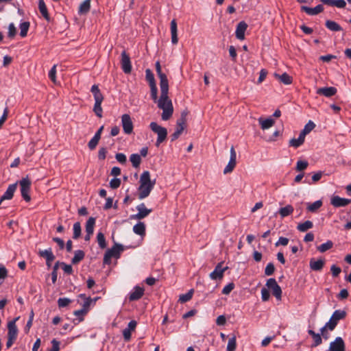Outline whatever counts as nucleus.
<instances>
[{
  "instance_id": "obj_10",
  "label": "nucleus",
  "mask_w": 351,
  "mask_h": 351,
  "mask_svg": "<svg viewBox=\"0 0 351 351\" xmlns=\"http://www.w3.org/2000/svg\"><path fill=\"white\" fill-rule=\"evenodd\" d=\"M121 125L125 134H131L133 132V122L129 114H124L121 116Z\"/></svg>"
},
{
  "instance_id": "obj_50",
  "label": "nucleus",
  "mask_w": 351,
  "mask_h": 351,
  "mask_svg": "<svg viewBox=\"0 0 351 351\" xmlns=\"http://www.w3.org/2000/svg\"><path fill=\"white\" fill-rule=\"evenodd\" d=\"M308 163L306 160H298L296 164V170L298 171H301L306 169Z\"/></svg>"
},
{
  "instance_id": "obj_61",
  "label": "nucleus",
  "mask_w": 351,
  "mask_h": 351,
  "mask_svg": "<svg viewBox=\"0 0 351 351\" xmlns=\"http://www.w3.org/2000/svg\"><path fill=\"white\" fill-rule=\"evenodd\" d=\"M313 339L314 340V343L312 345L313 347H316L320 345L322 342L321 335L319 333H316L314 336H313Z\"/></svg>"
},
{
  "instance_id": "obj_9",
  "label": "nucleus",
  "mask_w": 351,
  "mask_h": 351,
  "mask_svg": "<svg viewBox=\"0 0 351 351\" xmlns=\"http://www.w3.org/2000/svg\"><path fill=\"white\" fill-rule=\"evenodd\" d=\"M266 286L272 291V294L277 300H281L282 289L278 285L275 278H269L267 280Z\"/></svg>"
},
{
  "instance_id": "obj_11",
  "label": "nucleus",
  "mask_w": 351,
  "mask_h": 351,
  "mask_svg": "<svg viewBox=\"0 0 351 351\" xmlns=\"http://www.w3.org/2000/svg\"><path fill=\"white\" fill-rule=\"evenodd\" d=\"M230 152V160H229L228 165H226V167L223 169L224 174L231 173L234 170V169L235 168L236 165H237V160H236L237 153H236L233 146L231 147Z\"/></svg>"
},
{
  "instance_id": "obj_44",
  "label": "nucleus",
  "mask_w": 351,
  "mask_h": 351,
  "mask_svg": "<svg viewBox=\"0 0 351 351\" xmlns=\"http://www.w3.org/2000/svg\"><path fill=\"white\" fill-rule=\"evenodd\" d=\"M97 241L99 246L101 249H104L106 247L107 244L106 242V239H105L104 234L102 232H99L97 233Z\"/></svg>"
},
{
  "instance_id": "obj_19",
  "label": "nucleus",
  "mask_w": 351,
  "mask_h": 351,
  "mask_svg": "<svg viewBox=\"0 0 351 351\" xmlns=\"http://www.w3.org/2000/svg\"><path fill=\"white\" fill-rule=\"evenodd\" d=\"M324 264L325 261L323 259L315 260L314 258H311L309 262L311 269L316 271H321L323 269Z\"/></svg>"
},
{
  "instance_id": "obj_3",
  "label": "nucleus",
  "mask_w": 351,
  "mask_h": 351,
  "mask_svg": "<svg viewBox=\"0 0 351 351\" xmlns=\"http://www.w3.org/2000/svg\"><path fill=\"white\" fill-rule=\"evenodd\" d=\"M90 91L93 93L95 99L93 112L98 117L101 118L103 112L101 103L104 100V97L99 88V86L96 84L92 86Z\"/></svg>"
},
{
  "instance_id": "obj_17",
  "label": "nucleus",
  "mask_w": 351,
  "mask_h": 351,
  "mask_svg": "<svg viewBox=\"0 0 351 351\" xmlns=\"http://www.w3.org/2000/svg\"><path fill=\"white\" fill-rule=\"evenodd\" d=\"M247 28V24L245 21L239 22L236 28L235 35L237 39L243 40L245 38V32Z\"/></svg>"
},
{
  "instance_id": "obj_55",
  "label": "nucleus",
  "mask_w": 351,
  "mask_h": 351,
  "mask_svg": "<svg viewBox=\"0 0 351 351\" xmlns=\"http://www.w3.org/2000/svg\"><path fill=\"white\" fill-rule=\"evenodd\" d=\"M116 160L121 164H125L127 161L126 156L123 153H117L115 155Z\"/></svg>"
},
{
  "instance_id": "obj_15",
  "label": "nucleus",
  "mask_w": 351,
  "mask_h": 351,
  "mask_svg": "<svg viewBox=\"0 0 351 351\" xmlns=\"http://www.w3.org/2000/svg\"><path fill=\"white\" fill-rule=\"evenodd\" d=\"M329 351H346L345 343L343 339L338 337L330 343Z\"/></svg>"
},
{
  "instance_id": "obj_40",
  "label": "nucleus",
  "mask_w": 351,
  "mask_h": 351,
  "mask_svg": "<svg viewBox=\"0 0 351 351\" xmlns=\"http://www.w3.org/2000/svg\"><path fill=\"white\" fill-rule=\"evenodd\" d=\"M130 160L134 168H138L141 165V158L138 154H132L130 157Z\"/></svg>"
},
{
  "instance_id": "obj_28",
  "label": "nucleus",
  "mask_w": 351,
  "mask_h": 351,
  "mask_svg": "<svg viewBox=\"0 0 351 351\" xmlns=\"http://www.w3.org/2000/svg\"><path fill=\"white\" fill-rule=\"evenodd\" d=\"M346 316V312L342 310H336L330 317V319L335 322L337 324L338 322L341 319H343Z\"/></svg>"
},
{
  "instance_id": "obj_46",
  "label": "nucleus",
  "mask_w": 351,
  "mask_h": 351,
  "mask_svg": "<svg viewBox=\"0 0 351 351\" xmlns=\"http://www.w3.org/2000/svg\"><path fill=\"white\" fill-rule=\"evenodd\" d=\"M145 78L146 80L148 82L149 85L156 84L154 75L149 69H147L145 71Z\"/></svg>"
},
{
  "instance_id": "obj_48",
  "label": "nucleus",
  "mask_w": 351,
  "mask_h": 351,
  "mask_svg": "<svg viewBox=\"0 0 351 351\" xmlns=\"http://www.w3.org/2000/svg\"><path fill=\"white\" fill-rule=\"evenodd\" d=\"M315 127V124L311 121H309L304 126V129L301 131V133H302L304 136H306L307 134H308L311 130L314 129Z\"/></svg>"
},
{
  "instance_id": "obj_43",
  "label": "nucleus",
  "mask_w": 351,
  "mask_h": 351,
  "mask_svg": "<svg viewBox=\"0 0 351 351\" xmlns=\"http://www.w3.org/2000/svg\"><path fill=\"white\" fill-rule=\"evenodd\" d=\"M237 348V339L236 336L232 335V336L229 339L228 346H227V351H234Z\"/></svg>"
},
{
  "instance_id": "obj_13",
  "label": "nucleus",
  "mask_w": 351,
  "mask_h": 351,
  "mask_svg": "<svg viewBox=\"0 0 351 351\" xmlns=\"http://www.w3.org/2000/svg\"><path fill=\"white\" fill-rule=\"evenodd\" d=\"M351 203V199L341 197L335 195L330 199V204L335 208L344 207Z\"/></svg>"
},
{
  "instance_id": "obj_5",
  "label": "nucleus",
  "mask_w": 351,
  "mask_h": 351,
  "mask_svg": "<svg viewBox=\"0 0 351 351\" xmlns=\"http://www.w3.org/2000/svg\"><path fill=\"white\" fill-rule=\"evenodd\" d=\"M149 127L151 130L158 135L156 145L158 147L160 144L166 139L167 130L165 128L158 125L156 122H152L149 125Z\"/></svg>"
},
{
  "instance_id": "obj_25",
  "label": "nucleus",
  "mask_w": 351,
  "mask_h": 351,
  "mask_svg": "<svg viewBox=\"0 0 351 351\" xmlns=\"http://www.w3.org/2000/svg\"><path fill=\"white\" fill-rule=\"evenodd\" d=\"M320 1L324 4L336 6L339 8H343L346 5L344 0H320Z\"/></svg>"
},
{
  "instance_id": "obj_31",
  "label": "nucleus",
  "mask_w": 351,
  "mask_h": 351,
  "mask_svg": "<svg viewBox=\"0 0 351 351\" xmlns=\"http://www.w3.org/2000/svg\"><path fill=\"white\" fill-rule=\"evenodd\" d=\"M274 76L276 78L278 79L282 83L287 85L291 84L293 81L292 77L287 73H284L282 75L275 73Z\"/></svg>"
},
{
  "instance_id": "obj_27",
  "label": "nucleus",
  "mask_w": 351,
  "mask_h": 351,
  "mask_svg": "<svg viewBox=\"0 0 351 351\" xmlns=\"http://www.w3.org/2000/svg\"><path fill=\"white\" fill-rule=\"evenodd\" d=\"M133 231L135 234L144 237L145 235V225L143 222L139 221L133 226Z\"/></svg>"
},
{
  "instance_id": "obj_41",
  "label": "nucleus",
  "mask_w": 351,
  "mask_h": 351,
  "mask_svg": "<svg viewBox=\"0 0 351 351\" xmlns=\"http://www.w3.org/2000/svg\"><path fill=\"white\" fill-rule=\"evenodd\" d=\"M29 22L25 21L20 24V36L23 38L25 37L29 28Z\"/></svg>"
},
{
  "instance_id": "obj_57",
  "label": "nucleus",
  "mask_w": 351,
  "mask_h": 351,
  "mask_svg": "<svg viewBox=\"0 0 351 351\" xmlns=\"http://www.w3.org/2000/svg\"><path fill=\"white\" fill-rule=\"evenodd\" d=\"M234 288V285L233 282L229 283L226 286H225L222 289V293L224 295H228L232 289Z\"/></svg>"
},
{
  "instance_id": "obj_63",
  "label": "nucleus",
  "mask_w": 351,
  "mask_h": 351,
  "mask_svg": "<svg viewBox=\"0 0 351 351\" xmlns=\"http://www.w3.org/2000/svg\"><path fill=\"white\" fill-rule=\"evenodd\" d=\"M270 294L269 291L266 288H263L261 289V298L263 301L265 302L269 299Z\"/></svg>"
},
{
  "instance_id": "obj_30",
  "label": "nucleus",
  "mask_w": 351,
  "mask_h": 351,
  "mask_svg": "<svg viewBox=\"0 0 351 351\" xmlns=\"http://www.w3.org/2000/svg\"><path fill=\"white\" fill-rule=\"evenodd\" d=\"M305 136L302 133H300L299 137L298 138H292L289 141V145L291 147H293L295 148H297L302 145L305 139Z\"/></svg>"
},
{
  "instance_id": "obj_22",
  "label": "nucleus",
  "mask_w": 351,
  "mask_h": 351,
  "mask_svg": "<svg viewBox=\"0 0 351 351\" xmlns=\"http://www.w3.org/2000/svg\"><path fill=\"white\" fill-rule=\"evenodd\" d=\"M144 294V289L140 287H135L134 290L130 293L129 295V300L130 301H135L138 300Z\"/></svg>"
},
{
  "instance_id": "obj_51",
  "label": "nucleus",
  "mask_w": 351,
  "mask_h": 351,
  "mask_svg": "<svg viewBox=\"0 0 351 351\" xmlns=\"http://www.w3.org/2000/svg\"><path fill=\"white\" fill-rule=\"evenodd\" d=\"M71 302V300L66 298H60L58 300V304L60 308H63L68 306Z\"/></svg>"
},
{
  "instance_id": "obj_1",
  "label": "nucleus",
  "mask_w": 351,
  "mask_h": 351,
  "mask_svg": "<svg viewBox=\"0 0 351 351\" xmlns=\"http://www.w3.org/2000/svg\"><path fill=\"white\" fill-rule=\"evenodd\" d=\"M151 98L154 103L157 104L158 108L162 110V119L164 121L169 120L173 112V107L171 99L168 96L169 93V83H167V89L166 94L162 95V90L160 89V96L158 98V88L156 84L149 85Z\"/></svg>"
},
{
  "instance_id": "obj_32",
  "label": "nucleus",
  "mask_w": 351,
  "mask_h": 351,
  "mask_svg": "<svg viewBox=\"0 0 351 351\" xmlns=\"http://www.w3.org/2000/svg\"><path fill=\"white\" fill-rule=\"evenodd\" d=\"M38 9L43 16L49 21V15L44 0H38Z\"/></svg>"
},
{
  "instance_id": "obj_42",
  "label": "nucleus",
  "mask_w": 351,
  "mask_h": 351,
  "mask_svg": "<svg viewBox=\"0 0 351 351\" xmlns=\"http://www.w3.org/2000/svg\"><path fill=\"white\" fill-rule=\"evenodd\" d=\"M322 206V202L321 200L315 201L313 203L309 204L307 206V210L311 213H315Z\"/></svg>"
},
{
  "instance_id": "obj_56",
  "label": "nucleus",
  "mask_w": 351,
  "mask_h": 351,
  "mask_svg": "<svg viewBox=\"0 0 351 351\" xmlns=\"http://www.w3.org/2000/svg\"><path fill=\"white\" fill-rule=\"evenodd\" d=\"M330 271L333 277H337L340 274L341 269L336 265H332Z\"/></svg>"
},
{
  "instance_id": "obj_18",
  "label": "nucleus",
  "mask_w": 351,
  "mask_h": 351,
  "mask_svg": "<svg viewBox=\"0 0 351 351\" xmlns=\"http://www.w3.org/2000/svg\"><path fill=\"white\" fill-rule=\"evenodd\" d=\"M337 88L332 86L319 88L316 91L317 95H324L326 97H330L335 95L337 93Z\"/></svg>"
},
{
  "instance_id": "obj_33",
  "label": "nucleus",
  "mask_w": 351,
  "mask_h": 351,
  "mask_svg": "<svg viewBox=\"0 0 351 351\" xmlns=\"http://www.w3.org/2000/svg\"><path fill=\"white\" fill-rule=\"evenodd\" d=\"M294 209L293 207L289 204L287 205L285 207L280 208L278 210V213L282 218H284L285 217H287L290 215H291L293 212Z\"/></svg>"
},
{
  "instance_id": "obj_14",
  "label": "nucleus",
  "mask_w": 351,
  "mask_h": 351,
  "mask_svg": "<svg viewBox=\"0 0 351 351\" xmlns=\"http://www.w3.org/2000/svg\"><path fill=\"white\" fill-rule=\"evenodd\" d=\"M222 262L218 263L214 271L210 274V278L212 280L221 279L223 278V273L228 269V267H222Z\"/></svg>"
},
{
  "instance_id": "obj_45",
  "label": "nucleus",
  "mask_w": 351,
  "mask_h": 351,
  "mask_svg": "<svg viewBox=\"0 0 351 351\" xmlns=\"http://www.w3.org/2000/svg\"><path fill=\"white\" fill-rule=\"evenodd\" d=\"M81 225L80 222H75L73 224V238L74 239H78L81 235Z\"/></svg>"
},
{
  "instance_id": "obj_53",
  "label": "nucleus",
  "mask_w": 351,
  "mask_h": 351,
  "mask_svg": "<svg viewBox=\"0 0 351 351\" xmlns=\"http://www.w3.org/2000/svg\"><path fill=\"white\" fill-rule=\"evenodd\" d=\"M99 138H97V137H95L93 136L90 141L88 142V148L90 149V150H93L95 149V147H97L99 141Z\"/></svg>"
},
{
  "instance_id": "obj_8",
  "label": "nucleus",
  "mask_w": 351,
  "mask_h": 351,
  "mask_svg": "<svg viewBox=\"0 0 351 351\" xmlns=\"http://www.w3.org/2000/svg\"><path fill=\"white\" fill-rule=\"evenodd\" d=\"M20 186H21V193L23 198L26 202H29L31 200V197L29 195V191H30V186H31V182L30 180L26 178H23L20 181Z\"/></svg>"
},
{
  "instance_id": "obj_60",
  "label": "nucleus",
  "mask_w": 351,
  "mask_h": 351,
  "mask_svg": "<svg viewBox=\"0 0 351 351\" xmlns=\"http://www.w3.org/2000/svg\"><path fill=\"white\" fill-rule=\"evenodd\" d=\"M56 65H53L49 72V77L53 82L56 83Z\"/></svg>"
},
{
  "instance_id": "obj_4",
  "label": "nucleus",
  "mask_w": 351,
  "mask_h": 351,
  "mask_svg": "<svg viewBox=\"0 0 351 351\" xmlns=\"http://www.w3.org/2000/svg\"><path fill=\"white\" fill-rule=\"evenodd\" d=\"M124 247L121 244L115 243L111 248L108 249L104 256V263L109 265L111 263L112 258H119Z\"/></svg>"
},
{
  "instance_id": "obj_49",
  "label": "nucleus",
  "mask_w": 351,
  "mask_h": 351,
  "mask_svg": "<svg viewBox=\"0 0 351 351\" xmlns=\"http://www.w3.org/2000/svg\"><path fill=\"white\" fill-rule=\"evenodd\" d=\"M59 265H60V262L57 261L53 267V271L51 272V280L53 284H55L57 280V277H58L57 271H58Z\"/></svg>"
},
{
  "instance_id": "obj_36",
  "label": "nucleus",
  "mask_w": 351,
  "mask_h": 351,
  "mask_svg": "<svg viewBox=\"0 0 351 351\" xmlns=\"http://www.w3.org/2000/svg\"><path fill=\"white\" fill-rule=\"evenodd\" d=\"M95 225V218L90 217L86 223V232L88 234H93L94 231V227Z\"/></svg>"
},
{
  "instance_id": "obj_58",
  "label": "nucleus",
  "mask_w": 351,
  "mask_h": 351,
  "mask_svg": "<svg viewBox=\"0 0 351 351\" xmlns=\"http://www.w3.org/2000/svg\"><path fill=\"white\" fill-rule=\"evenodd\" d=\"M60 265L62 266V269L64 270V273H66V274H72L73 273V268L71 267V265H66V263H60Z\"/></svg>"
},
{
  "instance_id": "obj_47",
  "label": "nucleus",
  "mask_w": 351,
  "mask_h": 351,
  "mask_svg": "<svg viewBox=\"0 0 351 351\" xmlns=\"http://www.w3.org/2000/svg\"><path fill=\"white\" fill-rule=\"evenodd\" d=\"M193 294V290L191 289L186 293L180 295L179 301L182 303L186 302L192 298Z\"/></svg>"
},
{
  "instance_id": "obj_38",
  "label": "nucleus",
  "mask_w": 351,
  "mask_h": 351,
  "mask_svg": "<svg viewBox=\"0 0 351 351\" xmlns=\"http://www.w3.org/2000/svg\"><path fill=\"white\" fill-rule=\"evenodd\" d=\"M333 247V242L330 240L327 241L326 243L319 245L317 247V250L321 252L324 253L327 250H330Z\"/></svg>"
},
{
  "instance_id": "obj_12",
  "label": "nucleus",
  "mask_w": 351,
  "mask_h": 351,
  "mask_svg": "<svg viewBox=\"0 0 351 351\" xmlns=\"http://www.w3.org/2000/svg\"><path fill=\"white\" fill-rule=\"evenodd\" d=\"M121 68L125 73L128 74L131 73L132 64L130 58L129 57L125 51H123L121 53Z\"/></svg>"
},
{
  "instance_id": "obj_29",
  "label": "nucleus",
  "mask_w": 351,
  "mask_h": 351,
  "mask_svg": "<svg viewBox=\"0 0 351 351\" xmlns=\"http://www.w3.org/2000/svg\"><path fill=\"white\" fill-rule=\"evenodd\" d=\"M258 122L261 125V128L262 130H267L272 127L275 123L274 119L271 118H267L266 119H263V118L258 119Z\"/></svg>"
},
{
  "instance_id": "obj_52",
  "label": "nucleus",
  "mask_w": 351,
  "mask_h": 351,
  "mask_svg": "<svg viewBox=\"0 0 351 351\" xmlns=\"http://www.w3.org/2000/svg\"><path fill=\"white\" fill-rule=\"evenodd\" d=\"M16 34V29L14 23H10L8 26V36L10 38H13Z\"/></svg>"
},
{
  "instance_id": "obj_62",
  "label": "nucleus",
  "mask_w": 351,
  "mask_h": 351,
  "mask_svg": "<svg viewBox=\"0 0 351 351\" xmlns=\"http://www.w3.org/2000/svg\"><path fill=\"white\" fill-rule=\"evenodd\" d=\"M86 310L85 309H80L74 311V315L79 317L78 322H80L84 320V316L86 315Z\"/></svg>"
},
{
  "instance_id": "obj_26",
  "label": "nucleus",
  "mask_w": 351,
  "mask_h": 351,
  "mask_svg": "<svg viewBox=\"0 0 351 351\" xmlns=\"http://www.w3.org/2000/svg\"><path fill=\"white\" fill-rule=\"evenodd\" d=\"M38 254L40 257L45 258V260L48 261H53L55 259V256L52 252L51 248L40 250Z\"/></svg>"
},
{
  "instance_id": "obj_20",
  "label": "nucleus",
  "mask_w": 351,
  "mask_h": 351,
  "mask_svg": "<svg viewBox=\"0 0 351 351\" xmlns=\"http://www.w3.org/2000/svg\"><path fill=\"white\" fill-rule=\"evenodd\" d=\"M301 10L305 12L308 15H316L320 12H322L324 10V7L322 5L319 4L315 6V8H309L307 6H302Z\"/></svg>"
},
{
  "instance_id": "obj_35",
  "label": "nucleus",
  "mask_w": 351,
  "mask_h": 351,
  "mask_svg": "<svg viewBox=\"0 0 351 351\" xmlns=\"http://www.w3.org/2000/svg\"><path fill=\"white\" fill-rule=\"evenodd\" d=\"M90 8V0H84L80 5L78 12L80 14L88 13Z\"/></svg>"
},
{
  "instance_id": "obj_24",
  "label": "nucleus",
  "mask_w": 351,
  "mask_h": 351,
  "mask_svg": "<svg viewBox=\"0 0 351 351\" xmlns=\"http://www.w3.org/2000/svg\"><path fill=\"white\" fill-rule=\"evenodd\" d=\"M16 189V184H13L9 185L5 192L3 193V195L1 196V200H5V199H11L13 196L14 193Z\"/></svg>"
},
{
  "instance_id": "obj_2",
  "label": "nucleus",
  "mask_w": 351,
  "mask_h": 351,
  "mask_svg": "<svg viewBox=\"0 0 351 351\" xmlns=\"http://www.w3.org/2000/svg\"><path fill=\"white\" fill-rule=\"evenodd\" d=\"M139 182L138 199H143L150 194L156 184V180H151L149 172L148 171H145L141 175Z\"/></svg>"
},
{
  "instance_id": "obj_34",
  "label": "nucleus",
  "mask_w": 351,
  "mask_h": 351,
  "mask_svg": "<svg viewBox=\"0 0 351 351\" xmlns=\"http://www.w3.org/2000/svg\"><path fill=\"white\" fill-rule=\"evenodd\" d=\"M326 27L332 32H340L342 31V27L335 21L327 20L326 21Z\"/></svg>"
},
{
  "instance_id": "obj_21",
  "label": "nucleus",
  "mask_w": 351,
  "mask_h": 351,
  "mask_svg": "<svg viewBox=\"0 0 351 351\" xmlns=\"http://www.w3.org/2000/svg\"><path fill=\"white\" fill-rule=\"evenodd\" d=\"M171 43L173 45H176L178 42V27L176 19H173L170 24Z\"/></svg>"
},
{
  "instance_id": "obj_64",
  "label": "nucleus",
  "mask_w": 351,
  "mask_h": 351,
  "mask_svg": "<svg viewBox=\"0 0 351 351\" xmlns=\"http://www.w3.org/2000/svg\"><path fill=\"white\" fill-rule=\"evenodd\" d=\"M52 347L49 351H59L60 350V342L56 339H53L51 341Z\"/></svg>"
},
{
  "instance_id": "obj_7",
  "label": "nucleus",
  "mask_w": 351,
  "mask_h": 351,
  "mask_svg": "<svg viewBox=\"0 0 351 351\" xmlns=\"http://www.w3.org/2000/svg\"><path fill=\"white\" fill-rule=\"evenodd\" d=\"M138 213L130 216V219L136 220H141L147 217L152 212V209L147 208L144 203H141L136 206Z\"/></svg>"
},
{
  "instance_id": "obj_6",
  "label": "nucleus",
  "mask_w": 351,
  "mask_h": 351,
  "mask_svg": "<svg viewBox=\"0 0 351 351\" xmlns=\"http://www.w3.org/2000/svg\"><path fill=\"white\" fill-rule=\"evenodd\" d=\"M156 71L160 80V88L162 90V95H164L166 94L167 83H169V82L166 74L162 72L161 66L158 61L156 62Z\"/></svg>"
},
{
  "instance_id": "obj_37",
  "label": "nucleus",
  "mask_w": 351,
  "mask_h": 351,
  "mask_svg": "<svg viewBox=\"0 0 351 351\" xmlns=\"http://www.w3.org/2000/svg\"><path fill=\"white\" fill-rule=\"evenodd\" d=\"M85 256V253L82 250H77L75 252L74 256L73 257L71 260V263L73 265L77 264L80 263L82 260L84 259Z\"/></svg>"
},
{
  "instance_id": "obj_16",
  "label": "nucleus",
  "mask_w": 351,
  "mask_h": 351,
  "mask_svg": "<svg viewBox=\"0 0 351 351\" xmlns=\"http://www.w3.org/2000/svg\"><path fill=\"white\" fill-rule=\"evenodd\" d=\"M19 319V317L15 318L14 319L10 321L8 324V337L16 339L18 335V328L16 325V321Z\"/></svg>"
},
{
  "instance_id": "obj_39",
  "label": "nucleus",
  "mask_w": 351,
  "mask_h": 351,
  "mask_svg": "<svg viewBox=\"0 0 351 351\" xmlns=\"http://www.w3.org/2000/svg\"><path fill=\"white\" fill-rule=\"evenodd\" d=\"M313 226V222L307 220V221H304V223H299L298 225L297 228L299 231L304 232H306L308 230L312 228Z\"/></svg>"
},
{
  "instance_id": "obj_23",
  "label": "nucleus",
  "mask_w": 351,
  "mask_h": 351,
  "mask_svg": "<svg viewBox=\"0 0 351 351\" xmlns=\"http://www.w3.org/2000/svg\"><path fill=\"white\" fill-rule=\"evenodd\" d=\"M187 112H182L180 117L177 120L176 130L182 134L186 128Z\"/></svg>"
},
{
  "instance_id": "obj_54",
  "label": "nucleus",
  "mask_w": 351,
  "mask_h": 351,
  "mask_svg": "<svg viewBox=\"0 0 351 351\" xmlns=\"http://www.w3.org/2000/svg\"><path fill=\"white\" fill-rule=\"evenodd\" d=\"M275 270L274 265L272 263H269L267 265L265 269V274L266 276H271L274 274Z\"/></svg>"
},
{
  "instance_id": "obj_59",
  "label": "nucleus",
  "mask_w": 351,
  "mask_h": 351,
  "mask_svg": "<svg viewBox=\"0 0 351 351\" xmlns=\"http://www.w3.org/2000/svg\"><path fill=\"white\" fill-rule=\"evenodd\" d=\"M121 185V180L119 178H113L110 182V186L113 189H117Z\"/></svg>"
}]
</instances>
